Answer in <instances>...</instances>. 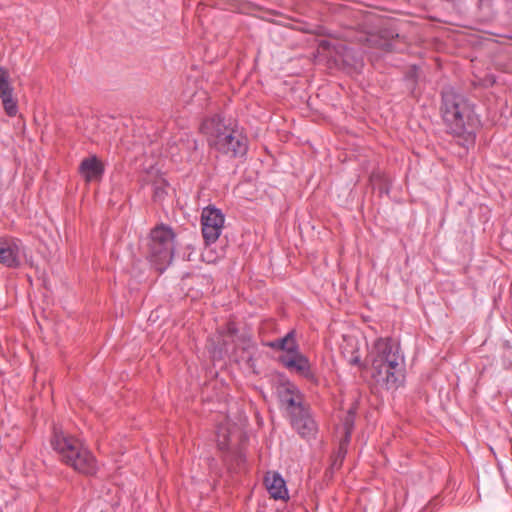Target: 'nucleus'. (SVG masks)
Masks as SVG:
<instances>
[{
  "label": "nucleus",
  "mask_w": 512,
  "mask_h": 512,
  "mask_svg": "<svg viewBox=\"0 0 512 512\" xmlns=\"http://www.w3.org/2000/svg\"><path fill=\"white\" fill-rule=\"evenodd\" d=\"M368 358L371 363V377L380 388L396 390L402 384L404 357L395 340L376 339Z\"/></svg>",
  "instance_id": "nucleus-1"
},
{
  "label": "nucleus",
  "mask_w": 512,
  "mask_h": 512,
  "mask_svg": "<svg viewBox=\"0 0 512 512\" xmlns=\"http://www.w3.org/2000/svg\"><path fill=\"white\" fill-rule=\"evenodd\" d=\"M442 117L449 131L456 136H464L465 141L473 142L474 127L479 119L473 105L460 93L452 88L442 92Z\"/></svg>",
  "instance_id": "nucleus-2"
},
{
  "label": "nucleus",
  "mask_w": 512,
  "mask_h": 512,
  "mask_svg": "<svg viewBox=\"0 0 512 512\" xmlns=\"http://www.w3.org/2000/svg\"><path fill=\"white\" fill-rule=\"evenodd\" d=\"M209 145L229 157H243L248 149L247 139L241 131L226 126L219 117L206 120L202 125Z\"/></svg>",
  "instance_id": "nucleus-3"
},
{
  "label": "nucleus",
  "mask_w": 512,
  "mask_h": 512,
  "mask_svg": "<svg viewBox=\"0 0 512 512\" xmlns=\"http://www.w3.org/2000/svg\"><path fill=\"white\" fill-rule=\"evenodd\" d=\"M51 445L62 461L76 471L87 475L96 472L97 465L94 456L76 438L65 435L55 428Z\"/></svg>",
  "instance_id": "nucleus-4"
},
{
  "label": "nucleus",
  "mask_w": 512,
  "mask_h": 512,
  "mask_svg": "<svg viewBox=\"0 0 512 512\" xmlns=\"http://www.w3.org/2000/svg\"><path fill=\"white\" fill-rule=\"evenodd\" d=\"M146 257L160 272H163L173 258L174 233L171 228L159 225L146 240Z\"/></svg>",
  "instance_id": "nucleus-5"
},
{
  "label": "nucleus",
  "mask_w": 512,
  "mask_h": 512,
  "mask_svg": "<svg viewBox=\"0 0 512 512\" xmlns=\"http://www.w3.org/2000/svg\"><path fill=\"white\" fill-rule=\"evenodd\" d=\"M225 217L221 210L215 207H206L201 214V228L204 241L207 245L215 243L220 237L224 227Z\"/></svg>",
  "instance_id": "nucleus-6"
},
{
  "label": "nucleus",
  "mask_w": 512,
  "mask_h": 512,
  "mask_svg": "<svg viewBox=\"0 0 512 512\" xmlns=\"http://www.w3.org/2000/svg\"><path fill=\"white\" fill-rule=\"evenodd\" d=\"M25 256L24 246L17 239H0V263L7 267H18Z\"/></svg>",
  "instance_id": "nucleus-7"
},
{
  "label": "nucleus",
  "mask_w": 512,
  "mask_h": 512,
  "mask_svg": "<svg viewBox=\"0 0 512 512\" xmlns=\"http://www.w3.org/2000/svg\"><path fill=\"white\" fill-rule=\"evenodd\" d=\"M291 424L304 438L312 437L317 429L314 419L305 407H297L294 412H291Z\"/></svg>",
  "instance_id": "nucleus-8"
},
{
  "label": "nucleus",
  "mask_w": 512,
  "mask_h": 512,
  "mask_svg": "<svg viewBox=\"0 0 512 512\" xmlns=\"http://www.w3.org/2000/svg\"><path fill=\"white\" fill-rule=\"evenodd\" d=\"M280 362L289 370L294 371L305 378H312L313 374L310 369L308 358L298 351L292 354L280 356Z\"/></svg>",
  "instance_id": "nucleus-9"
},
{
  "label": "nucleus",
  "mask_w": 512,
  "mask_h": 512,
  "mask_svg": "<svg viewBox=\"0 0 512 512\" xmlns=\"http://www.w3.org/2000/svg\"><path fill=\"white\" fill-rule=\"evenodd\" d=\"M265 485L272 498L284 500L288 497L285 481L280 474L268 473L265 476Z\"/></svg>",
  "instance_id": "nucleus-10"
},
{
  "label": "nucleus",
  "mask_w": 512,
  "mask_h": 512,
  "mask_svg": "<svg viewBox=\"0 0 512 512\" xmlns=\"http://www.w3.org/2000/svg\"><path fill=\"white\" fill-rule=\"evenodd\" d=\"M80 172L87 181H94L101 177L103 167L96 157H90L81 162Z\"/></svg>",
  "instance_id": "nucleus-11"
},
{
  "label": "nucleus",
  "mask_w": 512,
  "mask_h": 512,
  "mask_svg": "<svg viewBox=\"0 0 512 512\" xmlns=\"http://www.w3.org/2000/svg\"><path fill=\"white\" fill-rule=\"evenodd\" d=\"M268 346L273 349L285 351L286 354H292L299 350L294 331H290L284 337L269 342Z\"/></svg>",
  "instance_id": "nucleus-12"
},
{
  "label": "nucleus",
  "mask_w": 512,
  "mask_h": 512,
  "mask_svg": "<svg viewBox=\"0 0 512 512\" xmlns=\"http://www.w3.org/2000/svg\"><path fill=\"white\" fill-rule=\"evenodd\" d=\"M282 402L287 404L290 413L294 412L297 407H304L301 402V396L294 385L287 387L286 394L282 396Z\"/></svg>",
  "instance_id": "nucleus-13"
},
{
  "label": "nucleus",
  "mask_w": 512,
  "mask_h": 512,
  "mask_svg": "<svg viewBox=\"0 0 512 512\" xmlns=\"http://www.w3.org/2000/svg\"><path fill=\"white\" fill-rule=\"evenodd\" d=\"M10 98L14 97L9 73L4 67H0V99L5 100Z\"/></svg>",
  "instance_id": "nucleus-14"
},
{
  "label": "nucleus",
  "mask_w": 512,
  "mask_h": 512,
  "mask_svg": "<svg viewBox=\"0 0 512 512\" xmlns=\"http://www.w3.org/2000/svg\"><path fill=\"white\" fill-rule=\"evenodd\" d=\"M168 193V183L163 178H158L153 183V199L162 202Z\"/></svg>",
  "instance_id": "nucleus-15"
},
{
  "label": "nucleus",
  "mask_w": 512,
  "mask_h": 512,
  "mask_svg": "<svg viewBox=\"0 0 512 512\" xmlns=\"http://www.w3.org/2000/svg\"><path fill=\"white\" fill-rule=\"evenodd\" d=\"M230 438H229V431L225 428L220 426L217 430V445L221 450H225L228 448Z\"/></svg>",
  "instance_id": "nucleus-16"
},
{
  "label": "nucleus",
  "mask_w": 512,
  "mask_h": 512,
  "mask_svg": "<svg viewBox=\"0 0 512 512\" xmlns=\"http://www.w3.org/2000/svg\"><path fill=\"white\" fill-rule=\"evenodd\" d=\"M1 101H2L4 110L7 113V115L13 117L17 114L18 107H17V102L15 101L14 98L5 99V100H1Z\"/></svg>",
  "instance_id": "nucleus-17"
},
{
  "label": "nucleus",
  "mask_w": 512,
  "mask_h": 512,
  "mask_svg": "<svg viewBox=\"0 0 512 512\" xmlns=\"http://www.w3.org/2000/svg\"><path fill=\"white\" fill-rule=\"evenodd\" d=\"M254 355L255 349L254 347L248 346L243 350V355L241 356V360L245 361L248 368H253L254 366Z\"/></svg>",
  "instance_id": "nucleus-18"
},
{
  "label": "nucleus",
  "mask_w": 512,
  "mask_h": 512,
  "mask_svg": "<svg viewBox=\"0 0 512 512\" xmlns=\"http://www.w3.org/2000/svg\"><path fill=\"white\" fill-rule=\"evenodd\" d=\"M350 362H351V364L359 365L360 359H359V357L356 356V357L352 358Z\"/></svg>",
  "instance_id": "nucleus-19"
},
{
  "label": "nucleus",
  "mask_w": 512,
  "mask_h": 512,
  "mask_svg": "<svg viewBox=\"0 0 512 512\" xmlns=\"http://www.w3.org/2000/svg\"><path fill=\"white\" fill-rule=\"evenodd\" d=\"M345 425H346V434H347V435H346V440H347V439H348V437H349V435H350V429H349V427H348V421L346 422V424H345Z\"/></svg>",
  "instance_id": "nucleus-20"
}]
</instances>
